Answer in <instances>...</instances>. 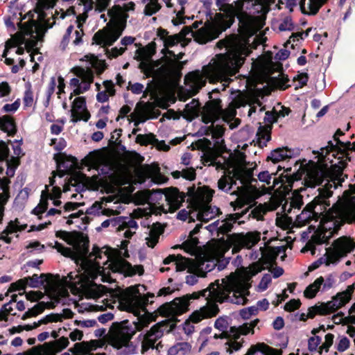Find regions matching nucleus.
Returning a JSON list of instances; mask_svg holds the SVG:
<instances>
[{"instance_id": "nucleus-2", "label": "nucleus", "mask_w": 355, "mask_h": 355, "mask_svg": "<svg viewBox=\"0 0 355 355\" xmlns=\"http://www.w3.org/2000/svg\"><path fill=\"white\" fill-rule=\"evenodd\" d=\"M332 184H327L324 187L319 188V193L313 200L319 198L313 211L315 214V221L320 220V223L324 225L334 219H340L343 223H353L355 222V202L352 198L347 200H338L330 207L329 198L333 195Z\"/></svg>"}, {"instance_id": "nucleus-27", "label": "nucleus", "mask_w": 355, "mask_h": 355, "mask_svg": "<svg viewBox=\"0 0 355 355\" xmlns=\"http://www.w3.org/2000/svg\"><path fill=\"white\" fill-rule=\"evenodd\" d=\"M10 183L9 178H0V223L4 216V206L10 198Z\"/></svg>"}, {"instance_id": "nucleus-50", "label": "nucleus", "mask_w": 355, "mask_h": 355, "mask_svg": "<svg viewBox=\"0 0 355 355\" xmlns=\"http://www.w3.org/2000/svg\"><path fill=\"white\" fill-rule=\"evenodd\" d=\"M28 283L27 282V279H19L17 282H13L10 285V287L6 293L5 294V295L8 296L9 295V293L15 292L17 291L25 290V288L28 286Z\"/></svg>"}, {"instance_id": "nucleus-8", "label": "nucleus", "mask_w": 355, "mask_h": 355, "mask_svg": "<svg viewBox=\"0 0 355 355\" xmlns=\"http://www.w3.org/2000/svg\"><path fill=\"white\" fill-rule=\"evenodd\" d=\"M175 329V320H165L153 325L144 336L141 342V354H145L150 349H155V343L163 336L165 331L169 333Z\"/></svg>"}, {"instance_id": "nucleus-6", "label": "nucleus", "mask_w": 355, "mask_h": 355, "mask_svg": "<svg viewBox=\"0 0 355 355\" xmlns=\"http://www.w3.org/2000/svg\"><path fill=\"white\" fill-rule=\"evenodd\" d=\"M96 259L94 258V259L85 260L81 263L87 280L86 284L83 286V289L87 297L92 299H98L107 293L111 295L114 293L112 288H109L104 285L97 284L94 282V280L104 272L100 263L96 261Z\"/></svg>"}, {"instance_id": "nucleus-4", "label": "nucleus", "mask_w": 355, "mask_h": 355, "mask_svg": "<svg viewBox=\"0 0 355 355\" xmlns=\"http://www.w3.org/2000/svg\"><path fill=\"white\" fill-rule=\"evenodd\" d=\"M121 10L119 5H115L110 9L107 14L112 19L107 26L98 30L92 37V44L105 48V54L110 59L121 55L126 50L125 47H114L111 50L107 49L120 37L125 28L126 19L119 16Z\"/></svg>"}, {"instance_id": "nucleus-14", "label": "nucleus", "mask_w": 355, "mask_h": 355, "mask_svg": "<svg viewBox=\"0 0 355 355\" xmlns=\"http://www.w3.org/2000/svg\"><path fill=\"white\" fill-rule=\"evenodd\" d=\"M228 180L230 182L229 187H232L236 184V181H240L243 185L250 184L257 180L253 178V171L251 168H248L243 165H236L232 170H226Z\"/></svg>"}, {"instance_id": "nucleus-29", "label": "nucleus", "mask_w": 355, "mask_h": 355, "mask_svg": "<svg viewBox=\"0 0 355 355\" xmlns=\"http://www.w3.org/2000/svg\"><path fill=\"white\" fill-rule=\"evenodd\" d=\"M53 275L51 273H42L40 276L34 274L31 277H24L27 279L28 286L31 288H40L46 282L47 284L51 285L53 282Z\"/></svg>"}, {"instance_id": "nucleus-15", "label": "nucleus", "mask_w": 355, "mask_h": 355, "mask_svg": "<svg viewBox=\"0 0 355 355\" xmlns=\"http://www.w3.org/2000/svg\"><path fill=\"white\" fill-rule=\"evenodd\" d=\"M234 248L232 252H238L241 248L250 249L254 246L261 239V234L259 232H249L244 234H232L230 236Z\"/></svg>"}, {"instance_id": "nucleus-22", "label": "nucleus", "mask_w": 355, "mask_h": 355, "mask_svg": "<svg viewBox=\"0 0 355 355\" xmlns=\"http://www.w3.org/2000/svg\"><path fill=\"white\" fill-rule=\"evenodd\" d=\"M271 251L272 252L264 254L261 259L253 264L254 275L257 274L265 268L271 266L272 264L275 262L279 253L284 251V247H277L275 248H271Z\"/></svg>"}, {"instance_id": "nucleus-51", "label": "nucleus", "mask_w": 355, "mask_h": 355, "mask_svg": "<svg viewBox=\"0 0 355 355\" xmlns=\"http://www.w3.org/2000/svg\"><path fill=\"white\" fill-rule=\"evenodd\" d=\"M199 243V240L197 237L189 236L187 241L182 243L180 245H175V248H180L184 249L187 252L193 251Z\"/></svg>"}, {"instance_id": "nucleus-10", "label": "nucleus", "mask_w": 355, "mask_h": 355, "mask_svg": "<svg viewBox=\"0 0 355 355\" xmlns=\"http://www.w3.org/2000/svg\"><path fill=\"white\" fill-rule=\"evenodd\" d=\"M355 250V242L347 236H341L334 241V248H329L324 258V263L329 266L339 261L340 259L346 257L347 254Z\"/></svg>"}, {"instance_id": "nucleus-11", "label": "nucleus", "mask_w": 355, "mask_h": 355, "mask_svg": "<svg viewBox=\"0 0 355 355\" xmlns=\"http://www.w3.org/2000/svg\"><path fill=\"white\" fill-rule=\"evenodd\" d=\"M355 290V284H353L347 287L346 290L338 293L336 295L332 297L331 301L327 302H322L319 305L315 304L318 315H326L334 313L337 309L344 306L347 304L352 296Z\"/></svg>"}, {"instance_id": "nucleus-5", "label": "nucleus", "mask_w": 355, "mask_h": 355, "mask_svg": "<svg viewBox=\"0 0 355 355\" xmlns=\"http://www.w3.org/2000/svg\"><path fill=\"white\" fill-rule=\"evenodd\" d=\"M232 290L228 286L221 288L219 279L215 280L214 282L209 284L207 288L202 289L198 292H193L191 294H187L181 297H178L181 305L180 313H185L189 310L191 300H196L200 297H205L208 303H210L209 298L211 302L223 303L227 302L230 298V294Z\"/></svg>"}, {"instance_id": "nucleus-28", "label": "nucleus", "mask_w": 355, "mask_h": 355, "mask_svg": "<svg viewBox=\"0 0 355 355\" xmlns=\"http://www.w3.org/2000/svg\"><path fill=\"white\" fill-rule=\"evenodd\" d=\"M214 193V191L207 186L199 187L198 189V198L195 202L197 208L202 206H210L209 203L212 200Z\"/></svg>"}, {"instance_id": "nucleus-42", "label": "nucleus", "mask_w": 355, "mask_h": 355, "mask_svg": "<svg viewBox=\"0 0 355 355\" xmlns=\"http://www.w3.org/2000/svg\"><path fill=\"white\" fill-rule=\"evenodd\" d=\"M87 109L86 98L85 96L76 97L72 104V109L71 110V117L74 118L80 111Z\"/></svg>"}, {"instance_id": "nucleus-13", "label": "nucleus", "mask_w": 355, "mask_h": 355, "mask_svg": "<svg viewBox=\"0 0 355 355\" xmlns=\"http://www.w3.org/2000/svg\"><path fill=\"white\" fill-rule=\"evenodd\" d=\"M220 89L216 88L209 93V98L204 105L202 111V121L208 124L210 122H215L219 116V114L223 111L221 100L219 98H212V95L218 94Z\"/></svg>"}, {"instance_id": "nucleus-52", "label": "nucleus", "mask_w": 355, "mask_h": 355, "mask_svg": "<svg viewBox=\"0 0 355 355\" xmlns=\"http://www.w3.org/2000/svg\"><path fill=\"white\" fill-rule=\"evenodd\" d=\"M87 346V342L83 341L81 343H77L73 345V347L69 349V351L73 355H85L89 352Z\"/></svg>"}, {"instance_id": "nucleus-33", "label": "nucleus", "mask_w": 355, "mask_h": 355, "mask_svg": "<svg viewBox=\"0 0 355 355\" xmlns=\"http://www.w3.org/2000/svg\"><path fill=\"white\" fill-rule=\"evenodd\" d=\"M197 209H199L197 214V219L205 223L208 222L220 212V209L216 207L202 206Z\"/></svg>"}, {"instance_id": "nucleus-24", "label": "nucleus", "mask_w": 355, "mask_h": 355, "mask_svg": "<svg viewBox=\"0 0 355 355\" xmlns=\"http://www.w3.org/2000/svg\"><path fill=\"white\" fill-rule=\"evenodd\" d=\"M318 200L319 198L308 203L302 212L297 216L295 223L297 226L302 227L309 224L312 220H315V214L313 211Z\"/></svg>"}, {"instance_id": "nucleus-20", "label": "nucleus", "mask_w": 355, "mask_h": 355, "mask_svg": "<svg viewBox=\"0 0 355 355\" xmlns=\"http://www.w3.org/2000/svg\"><path fill=\"white\" fill-rule=\"evenodd\" d=\"M220 309L215 302L208 303L207 305L202 306L199 310L193 311L189 316V322L198 323L205 318H209L216 316Z\"/></svg>"}, {"instance_id": "nucleus-41", "label": "nucleus", "mask_w": 355, "mask_h": 355, "mask_svg": "<svg viewBox=\"0 0 355 355\" xmlns=\"http://www.w3.org/2000/svg\"><path fill=\"white\" fill-rule=\"evenodd\" d=\"M82 232L78 231L67 232L64 230H59L55 232V236L64 240L69 245L73 243V239L75 237L81 236Z\"/></svg>"}, {"instance_id": "nucleus-55", "label": "nucleus", "mask_w": 355, "mask_h": 355, "mask_svg": "<svg viewBox=\"0 0 355 355\" xmlns=\"http://www.w3.org/2000/svg\"><path fill=\"white\" fill-rule=\"evenodd\" d=\"M191 262V259L186 258L181 254H178V258L175 261L176 271L180 272L185 270L189 267Z\"/></svg>"}, {"instance_id": "nucleus-60", "label": "nucleus", "mask_w": 355, "mask_h": 355, "mask_svg": "<svg viewBox=\"0 0 355 355\" xmlns=\"http://www.w3.org/2000/svg\"><path fill=\"white\" fill-rule=\"evenodd\" d=\"M57 0H37L35 8L39 10L53 8L56 4Z\"/></svg>"}, {"instance_id": "nucleus-63", "label": "nucleus", "mask_w": 355, "mask_h": 355, "mask_svg": "<svg viewBox=\"0 0 355 355\" xmlns=\"http://www.w3.org/2000/svg\"><path fill=\"white\" fill-rule=\"evenodd\" d=\"M182 37L179 34L168 35L163 41L165 47H172L181 41Z\"/></svg>"}, {"instance_id": "nucleus-46", "label": "nucleus", "mask_w": 355, "mask_h": 355, "mask_svg": "<svg viewBox=\"0 0 355 355\" xmlns=\"http://www.w3.org/2000/svg\"><path fill=\"white\" fill-rule=\"evenodd\" d=\"M44 193L45 191H43L40 202L31 211V214L37 215L39 219H42L41 214L47 210L49 206L48 200L43 198Z\"/></svg>"}, {"instance_id": "nucleus-47", "label": "nucleus", "mask_w": 355, "mask_h": 355, "mask_svg": "<svg viewBox=\"0 0 355 355\" xmlns=\"http://www.w3.org/2000/svg\"><path fill=\"white\" fill-rule=\"evenodd\" d=\"M44 312V309L42 308V303H37L31 309H28L23 315L21 316V320H25L31 317H36L39 314H41Z\"/></svg>"}, {"instance_id": "nucleus-3", "label": "nucleus", "mask_w": 355, "mask_h": 355, "mask_svg": "<svg viewBox=\"0 0 355 355\" xmlns=\"http://www.w3.org/2000/svg\"><path fill=\"white\" fill-rule=\"evenodd\" d=\"M71 245L73 246L75 252L77 253L78 261H81V262L85 261V260L92 259L93 257L95 259L102 258L103 252L96 245L93 246L92 252H89V238L87 236H84L83 233H82L81 236L74 238L73 243ZM107 250L113 252L114 255L116 257L111 260L112 255L110 252L107 251L104 252L107 259L110 260L109 268L112 272L123 274L125 277H132L136 274L139 275L144 274V269L142 265L132 266L130 262L121 257V252L120 250L112 248H107Z\"/></svg>"}, {"instance_id": "nucleus-34", "label": "nucleus", "mask_w": 355, "mask_h": 355, "mask_svg": "<svg viewBox=\"0 0 355 355\" xmlns=\"http://www.w3.org/2000/svg\"><path fill=\"white\" fill-rule=\"evenodd\" d=\"M291 150L288 147L277 148L271 151L270 155L267 157L266 161H272L273 163H278L280 161L291 157Z\"/></svg>"}, {"instance_id": "nucleus-56", "label": "nucleus", "mask_w": 355, "mask_h": 355, "mask_svg": "<svg viewBox=\"0 0 355 355\" xmlns=\"http://www.w3.org/2000/svg\"><path fill=\"white\" fill-rule=\"evenodd\" d=\"M302 198V196L298 193L297 191H295L291 200V205L288 212H291L292 208L300 209L303 205Z\"/></svg>"}, {"instance_id": "nucleus-30", "label": "nucleus", "mask_w": 355, "mask_h": 355, "mask_svg": "<svg viewBox=\"0 0 355 355\" xmlns=\"http://www.w3.org/2000/svg\"><path fill=\"white\" fill-rule=\"evenodd\" d=\"M0 130L7 133L8 136L14 137L17 132V128L14 118L8 114L1 116Z\"/></svg>"}, {"instance_id": "nucleus-36", "label": "nucleus", "mask_w": 355, "mask_h": 355, "mask_svg": "<svg viewBox=\"0 0 355 355\" xmlns=\"http://www.w3.org/2000/svg\"><path fill=\"white\" fill-rule=\"evenodd\" d=\"M164 232V229L160 223L157 222L153 225V227L149 232V237L146 239L148 247L153 248L159 241L161 234Z\"/></svg>"}, {"instance_id": "nucleus-40", "label": "nucleus", "mask_w": 355, "mask_h": 355, "mask_svg": "<svg viewBox=\"0 0 355 355\" xmlns=\"http://www.w3.org/2000/svg\"><path fill=\"white\" fill-rule=\"evenodd\" d=\"M324 283L323 277L320 276L318 277L313 283L309 284L304 291V295L308 299H312L315 297L316 294L319 291L321 286Z\"/></svg>"}, {"instance_id": "nucleus-16", "label": "nucleus", "mask_w": 355, "mask_h": 355, "mask_svg": "<svg viewBox=\"0 0 355 355\" xmlns=\"http://www.w3.org/2000/svg\"><path fill=\"white\" fill-rule=\"evenodd\" d=\"M157 192L162 193L161 189L157 190ZM163 193H164L166 200L169 203L178 205V207L184 201L187 195L191 198L194 203L198 198V189L196 190L195 185L188 188L187 194L180 192L177 187L166 188Z\"/></svg>"}, {"instance_id": "nucleus-19", "label": "nucleus", "mask_w": 355, "mask_h": 355, "mask_svg": "<svg viewBox=\"0 0 355 355\" xmlns=\"http://www.w3.org/2000/svg\"><path fill=\"white\" fill-rule=\"evenodd\" d=\"M338 144L341 146L342 148L345 150L342 151V156L338 157L339 160L337 164L332 165L334 170L337 173L338 175H342L344 169L347 166V161L351 162L352 157L349 155V151L355 152V141L351 143L350 141H338Z\"/></svg>"}, {"instance_id": "nucleus-9", "label": "nucleus", "mask_w": 355, "mask_h": 355, "mask_svg": "<svg viewBox=\"0 0 355 355\" xmlns=\"http://www.w3.org/2000/svg\"><path fill=\"white\" fill-rule=\"evenodd\" d=\"M128 320H123L121 322L112 323L110 328V333L108 336V343L113 347L121 349L123 347H128L135 331L125 324Z\"/></svg>"}, {"instance_id": "nucleus-37", "label": "nucleus", "mask_w": 355, "mask_h": 355, "mask_svg": "<svg viewBox=\"0 0 355 355\" xmlns=\"http://www.w3.org/2000/svg\"><path fill=\"white\" fill-rule=\"evenodd\" d=\"M238 189L242 193L238 196L236 200L230 202V206L233 207L234 211L243 208L252 201V198L244 191L242 187H238Z\"/></svg>"}, {"instance_id": "nucleus-43", "label": "nucleus", "mask_w": 355, "mask_h": 355, "mask_svg": "<svg viewBox=\"0 0 355 355\" xmlns=\"http://www.w3.org/2000/svg\"><path fill=\"white\" fill-rule=\"evenodd\" d=\"M135 141L141 146H146L150 144L155 145L156 142H158V139L153 133L139 134L137 135Z\"/></svg>"}, {"instance_id": "nucleus-59", "label": "nucleus", "mask_w": 355, "mask_h": 355, "mask_svg": "<svg viewBox=\"0 0 355 355\" xmlns=\"http://www.w3.org/2000/svg\"><path fill=\"white\" fill-rule=\"evenodd\" d=\"M324 338V342L322 344L321 346L319 347L318 352L320 354L323 350H324L326 352H329L330 347L334 343V335L329 333L325 336Z\"/></svg>"}, {"instance_id": "nucleus-64", "label": "nucleus", "mask_w": 355, "mask_h": 355, "mask_svg": "<svg viewBox=\"0 0 355 355\" xmlns=\"http://www.w3.org/2000/svg\"><path fill=\"white\" fill-rule=\"evenodd\" d=\"M321 343V338L318 336L310 337L308 340V349L310 352L319 350V345Z\"/></svg>"}, {"instance_id": "nucleus-26", "label": "nucleus", "mask_w": 355, "mask_h": 355, "mask_svg": "<svg viewBox=\"0 0 355 355\" xmlns=\"http://www.w3.org/2000/svg\"><path fill=\"white\" fill-rule=\"evenodd\" d=\"M327 176V172L321 168L315 167L309 170L306 173V184L310 187H315L321 184Z\"/></svg>"}, {"instance_id": "nucleus-57", "label": "nucleus", "mask_w": 355, "mask_h": 355, "mask_svg": "<svg viewBox=\"0 0 355 355\" xmlns=\"http://www.w3.org/2000/svg\"><path fill=\"white\" fill-rule=\"evenodd\" d=\"M282 167L280 166H278L277 171L275 173H270L268 171H264L259 173L258 179L259 181L266 183L269 187L271 184L272 175H276L279 171L282 170Z\"/></svg>"}, {"instance_id": "nucleus-49", "label": "nucleus", "mask_w": 355, "mask_h": 355, "mask_svg": "<svg viewBox=\"0 0 355 355\" xmlns=\"http://www.w3.org/2000/svg\"><path fill=\"white\" fill-rule=\"evenodd\" d=\"M211 123H212V125H210L209 127L207 128L206 132L205 134L206 135H209V134L211 133L213 135V137L217 138V139L222 137L225 133V128L223 126L220 125H216V126H214V125H213L214 122H211Z\"/></svg>"}, {"instance_id": "nucleus-45", "label": "nucleus", "mask_w": 355, "mask_h": 355, "mask_svg": "<svg viewBox=\"0 0 355 355\" xmlns=\"http://www.w3.org/2000/svg\"><path fill=\"white\" fill-rule=\"evenodd\" d=\"M268 210L266 204H259L251 211L248 216V218L252 217L257 220H262L263 219V215L268 211Z\"/></svg>"}, {"instance_id": "nucleus-25", "label": "nucleus", "mask_w": 355, "mask_h": 355, "mask_svg": "<svg viewBox=\"0 0 355 355\" xmlns=\"http://www.w3.org/2000/svg\"><path fill=\"white\" fill-rule=\"evenodd\" d=\"M328 0H300L301 12L307 15H315Z\"/></svg>"}, {"instance_id": "nucleus-39", "label": "nucleus", "mask_w": 355, "mask_h": 355, "mask_svg": "<svg viewBox=\"0 0 355 355\" xmlns=\"http://www.w3.org/2000/svg\"><path fill=\"white\" fill-rule=\"evenodd\" d=\"M85 59L99 74L103 73L107 67L105 60L98 59V56L94 54L85 55Z\"/></svg>"}, {"instance_id": "nucleus-17", "label": "nucleus", "mask_w": 355, "mask_h": 355, "mask_svg": "<svg viewBox=\"0 0 355 355\" xmlns=\"http://www.w3.org/2000/svg\"><path fill=\"white\" fill-rule=\"evenodd\" d=\"M244 1L243 0H236L234 1V8L236 10V17L239 19L240 28L246 33L254 31L257 25V17L248 15L243 11Z\"/></svg>"}, {"instance_id": "nucleus-53", "label": "nucleus", "mask_w": 355, "mask_h": 355, "mask_svg": "<svg viewBox=\"0 0 355 355\" xmlns=\"http://www.w3.org/2000/svg\"><path fill=\"white\" fill-rule=\"evenodd\" d=\"M162 8V6L159 2H155L151 1L146 3L144 13L146 16H152Z\"/></svg>"}, {"instance_id": "nucleus-48", "label": "nucleus", "mask_w": 355, "mask_h": 355, "mask_svg": "<svg viewBox=\"0 0 355 355\" xmlns=\"http://www.w3.org/2000/svg\"><path fill=\"white\" fill-rule=\"evenodd\" d=\"M195 40L200 44H205L210 40L209 32L205 28H201L193 33Z\"/></svg>"}, {"instance_id": "nucleus-21", "label": "nucleus", "mask_w": 355, "mask_h": 355, "mask_svg": "<svg viewBox=\"0 0 355 355\" xmlns=\"http://www.w3.org/2000/svg\"><path fill=\"white\" fill-rule=\"evenodd\" d=\"M180 299L178 297L175 298L172 301L169 302H166L161 305L156 311L157 313L163 317H170L168 320H175V324L179 320L177 318L178 315H180L184 313H180V311L181 309V305L179 302Z\"/></svg>"}, {"instance_id": "nucleus-44", "label": "nucleus", "mask_w": 355, "mask_h": 355, "mask_svg": "<svg viewBox=\"0 0 355 355\" xmlns=\"http://www.w3.org/2000/svg\"><path fill=\"white\" fill-rule=\"evenodd\" d=\"M323 243L328 244V241L324 239L322 232L318 231L311 236V238L308 242L307 245L313 248L312 253L313 254L315 249V245H321Z\"/></svg>"}, {"instance_id": "nucleus-32", "label": "nucleus", "mask_w": 355, "mask_h": 355, "mask_svg": "<svg viewBox=\"0 0 355 355\" xmlns=\"http://www.w3.org/2000/svg\"><path fill=\"white\" fill-rule=\"evenodd\" d=\"M184 81L186 85H190L191 87L196 88L197 90H199L205 85L204 77L199 71L187 73L184 77Z\"/></svg>"}, {"instance_id": "nucleus-62", "label": "nucleus", "mask_w": 355, "mask_h": 355, "mask_svg": "<svg viewBox=\"0 0 355 355\" xmlns=\"http://www.w3.org/2000/svg\"><path fill=\"white\" fill-rule=\"evenodd\" d=\"M258 313V307L254 306L244 308L240 311V315L243 319L247 320L252 315H255Z\"/></svg>"}, {"instance_id": "nucleus-35", "label": "nucleus", "mask_w": 355, "mask_h": 355, "mask_svg": "<svg viewBox=\"0 0 355 355\" xmlns=\"http://www.w3.org/2000/svg\"><path fill=\"white\" fill-rule=\"evenodd\" d=\"M271 125H260L257 132V143L259 146L263 148L266 146V143L271 139Z\"/></svg>"}, {"instance_id": "nucleus-23", "label": "nucleus", "mask_w": 355, "mask_h": 355, "mask_svg": "<svg viewBox=\"0 0 355 355\" xmlns=\"http://www.w3.org/2000/svg\"><path fill=\"white\" fill-rule=\"evenodd\" d=\"M251 207L252 206L250 205L241 212L227 215L226 218L220 222L218 227V234H227L232 231L234 224L246 214Z\"/></svg>"}, {"instance_id": "nucleus-54", "label": "nucleus", "mask_w": 355, "mask_h": 355, "mask_svg": "<svg viewBox=\"0 0 355 355\" xmlns=\"http://www.w3.org/2000/svg\"><path fill=\"white\" fill-rule=\"evenodd\" d=\"M53 159H55L56 164L58 166L65 167V163L67 162H73L76 160V158L71 155H67L65 153H57L54 155Z\"/></svg>"}, {"instance_id": "nucleus-7", "label": "nucleus", "mask_w": 355, "mask_h": 355, "mask_svg": "<svg viewBox=\"0 0 355 355\" xmlns=\"http://www.w3.org/2000/svg\"><path fill=\"white\" fill-rule=\"evenodd\" d=\"M155 295L152 293H147L141 295L138 288L134 286L127 288L119 297L120 304L128 311H132L135 307L145 309L149 304H153V301H149V297H154Z\"/></svg>"}, {"instance_id": "nucleus-1", "label": "nucleus", "mask_w": 355, "mask_h": 355, "mask_svg": "<svg viewBox=\"0 0 355 355\" xmlns=\"http://www.w3.org/2000/svg\"><path fill=\"white\" fill-rule=\"evenodd\" d=\"M229 42L220 40L218 44L224 45L227 49L225 53H219L211 60L207 65L202 68L204 76L209 83H222V90H225L233 81L232 77L235 76L245 62V56L240 48H230Z\"/></svg>"}, {"instance_id": "nucleus-18", "label": "nucleus", "mask_w": 355, "mask_h": 355, "mask_svg": "<svg viewBox=\"0 0 355 355\" xmlns=\"http://www.w3.org/2000/svg\"><path fill=\"white\" fill-rule=\"evenodd\" d=\"M227 0H216V5L223 12L216 13L215 19L224 29L230 28L234 22L236 10L233 4L226 3Z\"/></svg>"}, {"instance_id": "nucleus-61", "label": "nucleus", "mask_w": 355, "mask_h": 355, "mask_svg": "<svg viewBox=\"0 0 355 355\" xmlns=\"http://www.w3.org/2000/svg\"><path fill=\"white\" fill-rule=\"evenodd\" d=\"M279 78L272 77L270 78V80L272 83H277L279 89L284 90L289 87V85L284 87L287 83L289 82V78L287 75L283 73L279 75Z\"/></svg>"}, {"instance_id": "nucleus-38", "label": "nucleus", "mask_w": 355, "mask_h": 355, "mask_svg": "<svg viewBox=\"0 0 355 355\" xmlns=\"http://www.w3.org/2000/svg\"><path fill=\"white\" fill-rule=\"evenodd\" d=\"M184 112L185 113L184 118L190 121L198 116L200 112L199 101L193 99L191 102L186 105Z\"/></svg>"}, {"instance_id": "nucleus-31", "label": "nucleus", "mask_w": 355, "mask_h": 355, "mask_svg": "<svg viewBox=\"0 0 355 355\" xmlns=\"http://www.w3.org/2000/svg\"><path fill=\"white\" fill-rule=\"evenodd\" d=\"M261 352V355H282V350L272 348L264 343L252 345L248 350V355H254L257 352Z\"/></svg>"}, {"instance_id": "nucleus-12", "label": "nucleus", "mask_w": 355, "mask_h": 355, "mask_svg": "<svg viewBox=\"0 0 355 355\" xmlns=\"http://www.w3.org/2000/svg\"><path fill=\"white\" fill-rule=\"evenodd\" d=\"M69 345V339L62 336L57 340L31 347L28 349V354L29 355H56L57 353L67 348Z\"/></svg>"}, {"instance_id": "nucleus-58", "label": "nucleus", "mask_w": 355, "mask_h": 355, "mask_svg": "<svg viewBox=\"0 0 355 355\" xmlns=\"http://www.w3.org/2000/svg\"><path fill=\"white\" fill-rule=\"evenodd\" d=\"M326 150V154H329V153H336V155H340L342 156V151L345 150V149L342 148L341 146L338 144H334L331 141H329L328 142V145L322 148L321 150L323 152L324 150Z\"/></svg>"}]
</instances>
